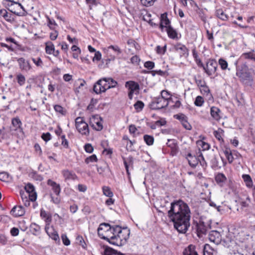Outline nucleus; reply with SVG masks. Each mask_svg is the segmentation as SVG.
Returning <instances> with one entry per match:
<instances>
[{"mask_svg":"<svg viewBox=\"0 0 255 255\" xmlns=\"http://www.w3.org/2000/svg\"><path fill=\"white\" fill-rule=\"evenodd\" d=\"M167 216L180 233H185L190 227L191 211L188 204L182 200L171 202Z\"/></svg>","mask_w":255,"mask_h":255,"instance_id":"1","label":"nucleus"},{"mask_svg":"<svg viewBox=\"0 0 255 255\" xmlns=\"http://www.w3.org/2000/svg\"><path fill=\"white\" fill-rule=\"evenodd\" d=\"M235 64L236 65V75L243 83L250 84L253 81V77L246 63H242L238 65L237 62H236Z\"/></svg>","mask_w":255,"mask_h":255,"instance_id":"2","label":"nucleus"},{"mask_svg":"<svg viewBox=\"0 0 255 255\" xmlns=\"http://www.w3.org/2000/svg\"><path fill=\"white\" fill-rule=\"evenodd\" d=\"M116 237L114 246H122L128 239L129 231L127 229H122L119 226H116Z\"/></svg>","mask_w":255,"mask_h":255,"instance_id":"3","label":"nucleus"},{"mask_svg":"<svg viewBox=\"0 0 255 255\" xmlns=\"http://www.w3.org/2000/svg\"><path fill=\"white\" fill-rule=\"evenodd\" d=\"M107 78H103L99 80L94 85L93 91L97 94L105 92L107 90L111 89Z\"/></svg>","mask_w":255,"mask_h":255,"instance_id":"4","label":"nucleus"},{"mask_svg":"<svg viewBox=\"0 0 255 255\" xmlns=\"http://www.w3.org/2000/svg\"><path fill=\"white\" fill-rule=\"evenodd\" d=\"M169 104V101H165L160 97H158L153 99L149 106L152 110H160L166 108Z\"/></svg>","mask_w":255,"mask_h":255,"instance_id":"5","label":"nucleus"},{"mask_svg":"<svg viewBox=\"0 0 255 255\" xmlns=\"http://www.w3.org/2000/svg\"><path fill=\"white\" fill-rule=\"evenodd\" d=\"M75 126L78 131L82 134H89L88 124L84 121L83 118L78 117L75 120Z\"/></svg>","mask_w":255,"mask_h":255,"instance_id":"6","label":"nucleus"},{"mask_svg":"<svg viewBox=\"0 0 255 255\" xmlns=\"http://www.w3.org/2000/svg\"><path fill=\"white\" fill-rule=\"evenodd\" d=\"M217 67L218 64L216 61L214 59H210L207 63L206 66L205 67L203 65L202 67L208 76H212L215 74Z\"/></svg>","mask_w":255,"mask_h":255,"instance_id":"7","label":"nucleus"},{"mask_svg":"<svg viewBox=\"0 0 255 255\" xmlns=\"http://www.w3.org/2000/svg\"><path fill=\"white\" fill-rule=\"evenodd\" d=\"M116 234V226H113L101 238L114 245L115 243L114 242L115 241Z\"/></svg>","mask_w":255,"mask_h":255,"instance_id":"8","label":"nucleus"},{"mask_svg":"<svg viewBox=\"0 0 255 255\" xmlns=\"http://www.w3.org/2000/svg\"><path fill=\"white\" fill-rule=\"evenodd\" d=\"M173 49L175 51L179 53L180 58L183 57L187 58L189 55V49L185 45L181 43H177L174 45Z\"/></svg>","mask_w":255,"mask_h":255,"instance_id":"9","label":"nucleus"},{"mask_svg":"<svg viewBox=\"0 0 255 255\" xmlns=\"http://www.w3.org/2000/svg\"><path fill=\"white\" fill-rule=\"evenodd\" d=\"M186 158L188 161V163L191 167L192 168H195L198 165L200 157H199L198 152L197 153V155H193L191 153H188L186 156Z\"/></svg>","mask_w":255,"mask_h":255,"instance_id":"10","label":"nucleus"},{"mask_svg":"<svg viewBox=\"0 0 255 255\" xmlns=\"http://www.w3.org/2000/svg\"><path fill=\"white\" fill-rule=\"evenodd\" d=\"M208 238L209 240L216 245L219 244L222 240L221 235L220 232L217 231H211L210 232Z\"/></svg>","mask_w":255,"mask_h":255,"instance_id":"11","label":"nucleus"},{"mask_svg":"<svg viewBox=\"0 0 255 255\" xmlns=\"http://www.w3.org/2000/svg\"><path fill=\"white\" fill-rule=\"evenodd\" d=\"M221 158L222 160V164L219 163V158L218 156L214 155L212 159H211V166L212 169L214 170H217L220 169L222 166H225L226 164V162L224 161V159L222 157H221Z\"/></svg>","mask_w":255,"mask_h":255,"instance_id":"12","label":"nucleus"},{"mask_svg":"<svg viewBox=\"0 0 255 255\" xmlns=\"http://www.w3.org/2000/svg\"><path fill=\"white\" fill-rule=\"evenodd\" d=\"M25 189L29 193V200L32 202L35 201L37 198V194L35 192L34 186L28 183L25 185Z\"/></svg>","mask_w":255,"mask_h":255,"instance_id":"13","label":"nucleus"},{"mask_svg":"<svg viewBox=\"0 0 255 255\" xmlns=\"http://www.w3.org/2000/svg\"><path fill=\"white\" fill-rule=\"evenodd\" d=\"M17 61L21 71L27 72L31 69V67L29 62L24 58H19L17 59Z\"/></svg>","mask_w":255,"mask_h":255,"instance_id":"14","label":"nucleus"},{"mask_svg":"<svg viewBox=\"0 0 255 255\" xmlns=\"http://www.w3.org/2000/svg\"><path fill=\"white\" fill-rule=\"evenodd\" d=\"M62 174L64 178L65 181L75 180L78 177L75 172L68 169H64L62 171Z\"/></svg>","mask_w":255,"mask_h":255,"instance_id":"15","label":"nucleus"},{"mask_svg":"<svg viewBox=\"0 0 255 255\" xmlns=\"http://www.w3.org/2000/svg\"><path fill=\"white\" fill-rule=\"evenodd\" d=\"M109 224L103 223L100 224L98 229V234L100 238H102L112 227Z\"/></svg>","mask_w":255,"mask_h":255,"instance_id":"16","label":"nucleus"},{"mask_svg":"<svg viewBox=\"0 0 255 255\" xmlns=\"http://www.w3.org/2000/svg\"><path fill=\"white\" fill-rule=\"evenodd\" d=\"M10 213L15 217H20L24 214L25 210L21 206H15L12 208Z\"/></svg>","mask_w":255,"mask_h":255,"instance_id":"17","label":"nucleus"},{"mask_svg":"<svg viewBox=\"0 0 255 255\" xmlns=\"http://www.w3.org/2000/svg\"><path fill=\"white\" fill-rule=\"evenodd\" d=\"M47 184L52 187V190L56 196H58L61 192L60 186L55 181L51 179L47 180Z\"/></svg>","mask_w":255,"mask_h":255,"instance_id":"18","label":"nucleus"},{"mask_svg":"<svg viewBox=\"0 0 255 255\" xmlns=\"http://www.w3.org/2000/svg\"><path fill=\"white\" fill-rule=\"evenodd\" d=\"M221 111L216 107H212L210 109V114L211 117L215 120L219 121L221 117L220 115Z\"/></svg>","mask_w":255,"mask_h":255,"instance_id":"19","label":"nucleus"},{"mask_svg":"<svg viewBox=\"0 0 255 255\" xmlns=\"http://www.w3.org/2000/svg\"><path fill=\"white\" fill-rule=\"evenodd\" d=\"M0 16L3 17L6 21L9 22H12L14 20L13 15L11 13H8L5 9L0 10Z\"/></svg>","mask_w":255,"mask_h":255,"instance_id":"20","label":"nucleus"},{"mask_svg":"<svg viewBox=\"0 0 255 255\" xmlns=\"http://www.w3.org/2000/svg\"><path fill=\"white\" fill-rule=\"evenodd\" d=\"M40 215L41 218L44 220L46 225L50 224L52 221V217L50 214L46 212L44 210H41Z\"/></svg>","mask_w":255,"mask_h":255,"instance_id":"21","label":"nucleus"},{"mask_svg":"<svg viewBox=\"0 0 255 255\" xmlns=\"http://www.w3.org/2000/svg\"><path fill=\"white\" fill-rule=\"evenodd\" d=\"M125 87L128 88L130 91H135L139 90V86L138 84L133 81H128L126 82Z\"/></svg>","mask_w":255,"mask_h":255,"instance_id":"22","label":"nucleus"},{"mask_svg":"<svg viewBox=\"0 0 255 255\" xmlns=\"http://www.w3.org/2000/svg\"><path fill=\"white\" fill-rule=\"evenodd\" d=\"M213 134L221 143L224 142V140L223 138V136L224 135V131L223 129L219 128L217 130L214 131Z\"/></svg>","mask_w":255,"mask_h":255,"instance_id":"23","label":"nucleus"},{"mask_svg":"<svg viewBox=\"0 0 255 255\" xmlns=\"http://www.w3.org/2000/svg\"><path fill=\"white\" fill-rule=\"evenodd\" d=\"M183 255H198L195 251V247L192 245H190L185 248L183 252Z\"/></svg>","mask_w":255,"mask_h":255,"instance_id":"24","label":"nucleus"},{"mask_svg":"<svg viewBox=\"0 0 255 255\" xmlns=\"http://www.w3.org/2000/svg\"><path fill=\"white\" fill-rule=\"evenodd\" d=\"M166 32L170 38L175 39L177 38V31L171 25L166 26Z\"/></svg>","mask_w":255,"mask_h":255,"instance_id":"25","label":"nucleus"},{"mask_svg":"<svg viewBox=\"0 0 255 255\" xmlns=\"http://www.w3.org/2000/svg\"><path fill=\"white\" fill-rule=\"evenodd\" d=\"M242 177L247 187L250 188L253 187V180L250 175L243 174Z\"/></svg>","mask_w":255,"mask_h":255,"instance_id":"26","label":"nucleus"},{"mask_svg":"<svg viewBox=\"0 0 255 255\" xmlns=\"http://www.w3.org/2000/svg\"><path fill=\"white\" fill-rule=\"evenodd\" d=\"M11 124L14 128V130L18 129H22L21 125L22 123L18 117H15L11 120Z\"/></svg>","mask_w":255,"mask_h":255,"instance_id":"27","label":"nucleus"},{"mask_svg":"<svg viewBox=\"0 0 255 255\" xmlns=\"http://www.w3.org/2000/svg\"><path fill=\"white\" fill-rule=\"evenodd\" d=\"M216 15L218 18L223 21L227 20L229 18V16L225 14L223 9L221 8H219L216 10Z\"/></svg>","mask_w":255,"mask_h":255,"instance_id":"28","label":"nucleus"},{"mask_svg":"<svg viewBox=\"0 0 255 255\" xmlns=\"http://www.w3.org/2000/svg\"><path fill=\"white\" fill-rule=\"evenodd\" d=\"M30 231L33 235H38L40 233V227L35 223H32L30 226Z\"/></svg>","mask_w":255,"mask_h":255,"instance_id":"29","label":"nucleus"},{"mask_svg":"<svg viewBox=\"0 0 255 255\" xmlns=\"http://www.w3.org/2000/svg\"><path fill=\"white\" fill-rule=\"evenodd\" d=\"M227 178L223 173H219L215 176V181L220 186H222Z\"/></svg>","mask_w":255,"mask_h":255,"instance_id":"30","label":"nucleus"},{"mask_svg":"<svg viewBox=\"0 0 255 255\" xmlns=\"http://www.w3.org/2000/svg\"><path fill=\"white\" fill-rule=\"evenodd\" d=\"M197 235L199 237H202L203 235L207 233L206 227L203 224H198L197 225Z\"/></svg>","mask_w":255,"mask_h":255,"instance_id":"31","label":"nucleus"},{"mask_svg":"<svg viewBox=\"0 0 255 255\" xmlns=\"http://www.w3.org/2000/svg\"><path fill=\"white\" fill-rule=\"evenodd\" d=\"M223 151L229 162L231 163L234 160V157L231 149L229 148L225 147V149H223Z\"/></svg>","mask_w":255,"mask_h":255,"instance_id":"32","label":"nucleus"},{"mask_svg":"<svg viewBox=\"0 0 255 255\" xmlns=\"http://www.w3.org/2000/svg\"><path fill=\"white\" fill-rule=\"evenodd\" d=\"M124 163L126 169L127 173L128 175H129L130 173L129 172V167L130 166H132L133 161L132 158L129 157L128 159H126V158H124Z\"/></svg>","mask_w":255,"mask_h":255,"instance_id":"33","label":"nucleus"},{"mask_svg":"<svg viewBox=\"0 0 255 255\" xmlns=\"http://www.w3.org/2000/svg\"><path fill=\"white\" fill-rule=\"evenodd\" d=\"M12 179V177L7 172L0 173V180L3 182H9Z\"/></svg>","mask_w":255,"mask_h":255,"instance_id":"34","label":"nucleus"},{"mask_svg":"<svg viewBox=\"0 0 255 255\" xmlns=\"http://www.w3.org/2000/svg\"><path fill=\"white\" fill-rule=\"evenodd\" d=\"M55 49L54 44L50 41L46 43L45 51L48 54H52Z\"/></svg>","mask_w":255,"mask_h":255,"instance_id":"35","label":"nucleus"},{"mask_svg":"<svg viewBox=\"0 0 255 255\" xmlns=\"http://www.w3.org/2000/svg\"><path fill=\"white\" fill-rule=\"evenodd\" d=\"M219 65H220L222 70H226L228 69L230 70V69L228 68V63L226 60L223 58H220L218 61Z\"/></svg>","mask_w":255,"mask_h":255,"instance_id":"36","label":"nucleus"},{"mask_svg":"<svg viewBox=\"0 0 255 255\" xmlns=\"http://www.w3.org/2000/svg\"><path fill=\"white\" fill-rule=\"evenodd\" d=\"M192 55L197 65L199 66L203 67V64L201 59L199 58L198 53L195 48L192 49Z\"/></svg>","mask_w":255,"mask_h":255,"instance_id":"37","label":"nucleus"},{"mask_svg":"<svg viewBox=\"0 0 255 255\" xmlns=\"http://www.w3.org/2000/svg\"><path fill=\"white\" fill-rule=\"evenodd\" d=\"M242 57L245 59H251L255 62V53L254 51L244 53L242 55Z\"/></svg>","mask_w":255,"mask_h":255,"instance_id":"38","label":"nucleus"},{"mask_svg":"<svg viewBox=\"0 0 255 255\" xmlns=\"http://www.w3.org/2000/svg\"><path fill=\"white\" fill-rule=\"evenodd\" d=\"M104 255H123V254L112 248H108L105 250Z\"/></svg>","mask_w":255,"mask_h":255,"instance_id":"39","label":"nucleus"},{"mask_svg":"<svg viewBox=\"0 0 255 255\" xmlns=\"http://www.w3.org/2000/svg\"><path fill=\"white\" fill-rule=\"evenodd\" d=\"M159 97L165 101H169V103L172 101L169 93L165 90H162L160 92V96Z\"/></svg>","mask_w":255,"mask_h":255,"instance_id":"40","label":"nucleus"},{"mask_svg":"<svg viewBox=\"0 0 255 255\" xmlns=\"http://www.w3.org/2000/svg\"><path fill=\"white\" fill-rule=\"evenodd\" d=\"M167 14L166 13H163L161 15L160 17V23L166 26L170 25V21L167 17Z\"/></svg>","mask_w":255,"mask_h":255,"instance_id":"41","label":"nucleus"},{"mask_svg":"<svg viewBox=\"0 0 255 255\" xmlns=\"http://www.w3.org/2000/svg\"><path fill=\"white\" fill-rule=\"evenodd\" d=\"M71 50L74 52L73 53V57L75 59H78L79 54L81 53L80 49L76 45H73Z\"/></svg>","mask_w":255,"mask_h":255,"instance_id":"42","label":"nucleus"},{"mask_svg":"<svg viewBox=\"0 0 255 255\" xmlns=\"http://www.w3.org/2000/svg\"><path fill=\"white\" fill-rule=\"evenodd\" d=\"M143 139L148 145H151L154 142V138L151 135L145 134L143 136Z\"/></svg>","mask_w":255,"mask_h":255,"instance_id":"43","label":"nucleus"},{"mask_svg":"<svg viewBox=\"0 0 255 255\" xmlns=\"http://www.w3.org/2000/svg\"><path fill=\"white\" fill-rule=\"evenodd\" d=\"M47 22H48V26L51 30H54L56 28V27L57 26V24L56 23L55 21L52 18H49V17H47Z\"/></svg>","mask_w":255,"mask_h":255,"instance_id":"44","label":"nucleus"},{"mask_svg":"<svg viewBox=\"0 0 255 255\" xmlns=\"http://www.w3.org/2000/svg\"><path fill=\"white\" fill-rule=\"evenodd\" d=\"M204 103V100L202 96H198L195 98L194 104L197 107H202Z\"/></svg>","mask_w":255,"mask_h":255,"instance_id":"45","label":"nucleus"},{"mask_svg":"<svg viewBox=\"0 0 255 255\" xmlns=\"http://www.w3.org/2000/svg\"><path fill=\"white\" fill-rule=\"evenodd\" d=\"M134 109L137 112L141 111L144 106V103L141 101H137L133 105Z\"/></svg>","mask_w":255,"mask_h":255,"instance_id":"46","label":"nucleus"},{"mask_svg":"<svg viewBox=\"0 0 255 255\" xmlns=\"http://www.w3.org/2000/svg\"><path fill=\"white\" fill-rule=\"evenodd\" d=\"M200 92L203 95H206L207 96H211L210 93V90L209 87L205 84L203 87L200 88Z\"/></svg>","mask_w":255,"mask_h":255,"instance_id":"47","label":"nucleus"},{"mask_svg":"<svg viewBox=\"0 0 255 255\" xmlns=\"http://www.w3.org/2000/svg\"><path fill=\"white\" fill-rule=\"evenodd\" d=\"M103 194L107 197H111L113 196V193L111 191L110 188L107 186L103 187Z\"/></svg>","mask_w":255,"mask_h":255,"instance_id":"48","label":"nucleus"},{"mask_svg":"<svg viewBox=\"0 0 255 255\" xmlns=\"http://www.w3.org/2000/svg\"><path fill=\"white\" fill-rule=\"evenodd\" d=\"M54 110L60 114H61L62 115H64L66 114V110L64 109V108L60 105H56L54 106Z\"/></svg>","mask_w":255,"mask_h":255,"instance_id":"49","label":"nucleus"},{"mask_svg":"<svg viewBox=\"0 0 255 255\" xmlns=\"http://www.w3.org/2000/svg\"><path fill=\"white\" fill-rule=\"evenodd\" d=\"M198 153H199V157L200 158V159H199V162H200L201 165L203 167H204V168L206 167H207V163L203 157L202 153H201V152L200 151H199L198 152Z\"/></svg>","mask_w":255,"mask_h":255,"instance_id":"50","label":"nucleus"},{"mask_svg":"<svg viewBox=\"0 0 255 255\" xmlns=\"http://www.w3.org/2000/svg\"><path fill=\"white\" fill-rule=\"evenodd\" d=\"M98 159L95 154H93L85 159V162L86 163L88 164L90 162H93L97 161Z\"/></svg>","mask_w":255,"mask_h":255,"instance_id":"51","label":"nucleus"},{"mask_svg":"<svg viewBox=\"0 0 255 255\" xmlns=\"http://www.w3.org/2000/svg\"><path fill=\"white\" fill-rule=\"evenodd\" d=\"M141 3L145 6L152 5L156 0H140Z\"/></svg>","mask_w":255,"mask_h":255,"instance_id":"52","label":"nucleus"},{"mask_svg":"<svg viewBox=\"0 0 255 255\" xmlns=\"http://www.w3.org/2000/svg\"><path fill=\"white\" fill-rule=\"evenodd\" d=\"M17 80L18 84L20 86H22L24 85L25 82V77L21 74H19L17 75Z\"/></svg>","mask_w":255,"mask_h":255,"instance_id":"53","label":"nucleus"},{"mask_svg":"<svg viewBox=\"0 0 255 255\" xmlns=\"http://www.w3.org/2000/svg\"><path fill=\"white\" fill-rule=\"evenodd\" d=\"M108 48L112 49L117 55H119L122 52L121 49L118 45H110Z\"/></svg>","mask_w":255,"mask_h":255,"instance_id":"54","label":"nucleus"},{"mask_svg":"<svg viewBox=\"0 0 255 255\" xmlns=\"http://www.w3.org/2000/svg\"><path fill=\"white\" fill-rule=\"evenodd\" d=\"M32 60L37 66L40 67H42L43 62L40 58L38 57L37 59L32 58Z\"/></svg>","mask_w":255,"mask_h":255,"instance_id":"55","label":"nucleus"},{"mask_svg":"<svg viewBox=\"0 0 255 255\" xmlns=\"http://www.w3.org/2000/svg\"><path fill=\"white\" fill-rule=\"evenodd\" d=\"M197 13L199 15V16L200 17L201 19L205 23L206 22L207 18H206V16L205 14L204 13V10L203 9H201L200 10L198 11V12Z\"/></svg>","mask_w":255,"mask_h":255,"instance_id":"56","label":"nucleus"},{"mask_svg":"<svg viewBox=\"0 0 255 255\" xmlns=\"http://www.w3.org/2000/svg\"><path fill=\"white\" fill-rule=\"evenodd\" d=\"M98 102V100L97 99H95L92 98L91 100L90 103L87 107V110H92L94 108L95 105L97 104Z\"/></svg>","mask_w":255,"mask_h":255,"instance_id":"57","label":"nucleus"},{"mask_svg":"<svg viewBox=\"0 0 255 255\" xmlns=\"http://www.w3.org/2000/svg\"><path fill=\"white\" fill-rule=\"evenodd\" d=\"M144 66L148 70H151L154 67V63L152 61H148L144 63Z\"/></svg>","mask_w":255,"mask_h":255,"instance_id":"58","label":"nucleus"},{"mask_svg":"<svg viewBox=\"0 0 255 255\" xmlns=\"http://www.w3.org/2000/svg\"><path fill=\"white\" fill-rule=\"evenodd\" d=\"M181 124L183 127L187 130H190L192 128V126L188 122L187 119H185L181 122Z\"/></svg>","mask_w":255,"mask_h":255,"instance_id":"59","label":"nucleus"},{"mask_svg":"<svg viewBox=\"0 0 255 255\" xmlns=\"http://www.w3.org/2000/svg\"><path fill=\"white\" fill-rule=\"evenodd\" d=\"M50 234L48 236L50 238L55 241H59V237L57 231H55L53 232H50Z\"/></svg>","mask_w":255,"mask_h":255,"instance_id":"60","label":"nucleus"},{"mask_svg":"<svg viewBox=\"0 0 255 255\" xmlns=\"http://www.w3.org/2000/svg\"><path fill=\"white\" fill-rule=\"evenodd\" d=\"M61 239L63 242V243L65 246H68L70 244V241L68 238L67 235L66 234H62L61 235Z\"/></svg>","mask_w":255,"mask_h":255,"instance_id":"61","label":"nucleus"},{"mask_svg":"<svg viewBox=\"0 0 255 255\" xmlns=\"http://www.w3.org/2000/svg\"><path fill=\"white\" fill-rule=\"evenodd\" d=\"M140 60L139 57L137 55H134L130 58V61L131 63L135 65H137L139 64Z\"/></svg>","mask_w":255,"mask_h":255,"instance_id":"62","label":"nucleus"},{"mask_svg":"<svg viewBox=\"0 0 255 255\" xmlns=\"http://www.w3.org/2000/svg\"><path fill=\"white\" fill-rule=\"evenodd\" d=\"M84 149L86 152L91 153L93 151L94 148L91 144L86 143L84 145Z\"/></svg>","mask_w":255,"mask_h":255,"instance_id":"63","label":"nucleus"},{"mask_svg":"<svg viewBox=\"0 0 255 255\" xmlns=\"http://www.w3.org/2000/svg\"><path fill=\"white\" fill-rule=\"evenodd\" d=\"M107 79L108 80L109 84L110 85V87H111V88H115L116 87V86L118 84L117 81L114 80L112 78H107Z\"/></svg>","mask_w":255,"mask_h":255,"instance_id":"64","label":"nucleus"}]
</instances>
